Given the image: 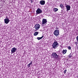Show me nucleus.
<instances>
[{
  "mask_svg": "<svg viewBox=\"0 0 78 78\" xmlns=\"http://www.w3.org/2000/svg\"><path fill=\"white\" fill-rule=\"evenodd\" d=\"M60 8H61L62 9V8H64V5H63V4H61L60 5Z\"/></svg>",
  "mask_w": 78,
  "mask_h": 78,
  "instance_id": "14",
  "label": "nucleus"
},
{
  "mask_svg": "<svg viewBox=\"0 0 78 78\" xmlns=\"http://www.w3.org/2000/svg\"><path fill=\"white\" fill-rule=\"evenodd\" d=\"M43 37H44V36H43L42 37H37V39H38V40H40V39H42V38H43Z\"/></svg>",
  "mask_w": 78,
  "mask_h": 78,
  "instance_id": "15",
  "label": "nucleus"
},
{
  "mask_svg": "<svg viewBox=\"0 0 78 78\" xmlns=\"http://www.w3.org/2000/svg\"><path fill=\"white\" fill-rule=\"evenodd\" d=\"M40 3L41 5H44L45 3V2L44 0H41L40 2Z\"/></svg>",
  "mask_w": 78,
  "mask_h": 78,
  "instance_id": "9",
  "label": "nucleus"
},
{
  "mask_svg": "<svg viewBox=\"0 0 78 78\" xmlns=\"http://www.w3.org/2000/svg\"><path fill=\"white\" fill-rule=\"evenodd\" d=\"M59 46V44L56 41H55L52 44V48L55 49V48H57V47Z\"/></svg>",
  "mask_w": 78,
  "mask_h": 78,
  "instance_id": "1",
  "label": "nucleus"
},
{
  "mask_svg": "<svg viewBox=\"0 0 78 78\" xmlns=\"http://www.w3.org/2000/svg\"><path fill=\"white\" fill-rule=\"evenodd\" d=\"M76 39L77 40V41H78V36H77L76 37Z\"/></svg>",
  "mask_w": 78,
  "mask_h": 78,
  "instance_id": "22",
  "label": "nucleus"
},
{
  "mask_svg": "<svg viewBox=\"0 0 78 78\" xmlns=\"http://www.w3.org/2000/svg\"><path fill=\"white\" fill-rule=\"evenodd\" d=\"M33 62V61H31L30 63L28 64V65H27V67H30V65H31L32 64Z\"/></svg>",
  "mask_w": 78,
  "mask_h": 78,
  "instance_id": "13",
  "label": "nucleus"
},
{
  "mask_svg": "<svg viewBox=\"0 0 78 78\" xmlns=\"http://www.w3.org/2000/svg\"><path fill=\"white\" fill-rule=\"evenodd\" d=\"M33 62V61H31L30 63L28 64V65H27V67H30V65H31L32 64Z\"/></svg>",
  "mask_w": 78,
  "mask_h": 78,
  "instance_id": "12",
  "label": "nucleus"
},
{
  "mask_svg": "<svg viewBox=\"0 0 78 78\" xmlns=\"http://www.w3.org/2000/svg\"><path fill=\"white\" fill-rule=\"evenodd\" d=\"M71 57H72V54H71V53H70L69 56V58H71Z\"/></svg>",
  "mask_w": 78,
  "mask_h": 78,
  "instance_id": "19",
  "label": "nucleus"
},
{
  "mask_svg": "<svg viewBox=\"0 0 78 78\" xmlns=\"http://www.w3.org/2000/svg\"><path fill=\"white\" fill-rule=\"evenodd\" d=\"M47 23V19H43L42 20V25H44V24H45V23Z\"/></svg>",
  "mask_w": 78,
  "mask_h": 78,
  "instance_id": "8",
  "label": "nucleus"
},
{
  "mask_svg": "<svg viewBox=\"0 0 78 78\" xmlns=\"http://www.w3.org/2000/svg\"><path fill=\"white\" fill-rule=\"evenodd\" d=\"M68 49H69V50H71V47L70 46H69L68 47Z\"/></svg>",
  "mask_w": 78,
  "mask_h": 78,
  "instance_id": "20",
  "label": "nucleus"
},
{
  "mask_svg": "<svg viewBox=\"0 0 78 78\" xmlns=\"http://www.w3.org/2000/svg\"><path fill=\"white\" fill-rule=\"evenodd\" d=\"M5 19H8V16H6Z\"/></svg>",
  "mask_w": 78,
  "mask_h": 78,
  "instance_id": "24",
  "label": "nucleus"
},
{
  "mask_svg": "<svg viewBox=\"0 0 78 78\" xmlns=\"http://www.w3.org/2000/svg\"><path fill=\"white\" fill-rule=\"evenodd\" d=\"M66 72H67V69H65L64 71V73H66Z\"/></svg>",
  "mask_w": 78,
  "mask_h": 78,
  "instance_id": "21",
  "label": "nucleus"
},
{
  "mask_svg": "<svg viewBox=\"0 0 78 78\" xmlns=\"http://www.w3.org/2000/svg\"><path fill=\"white\" fill-rule=\"evenodd\" d=\"M66 7V9L67 11H69L70 10V8L71 7L69 5H68L67 4H65Z\"/></svg>",
  "mask_w": 78,
  "mask_h": 78,
  "instance_id": "5",
  "label": "nucleus"
},
{
  "mask_svg": "<svg viewBox=\"0 0 78 78\" xmlns=\"http://www.w3.org/2000/svg\"><path fill=\"white\" fill-rule=\"evenodd\" d=\"M17 50V48L14 47L12 48L11 50V53H14L16 52V51Z\"/></svg>",
  "mask_w": 78,
  "mask_h": 78,
  "instance_id": "7",
  "label": "nucleus"
},
{
  "mask_svg": "<svg viewBox=\"0 0 78 78\" xmlns=\"http://www.w3.org/2000/svg\"><path fill=\"white\" fill-rule=\"evenodd\" d=\"M66 52H67V50H63L62 51V53H63V54H66Z\"/></svg>",
  "mask_w": 78,
  "mask_h": 78,
  "instance_id": "16",
  "label": "nucleus"
},
{
  "mask_svg": "<svg viewBox=\"0 0 78 78\" xmlns=\"http://www.w3.org/2000/svg\"><path fill=\"white\" fill-rule=\"evenodd\" d=\"M54 12H56L58 11V9L57 8H55L54 9Z\"/></svg>",
  "mask_w": 78,
  "mask_h": 78,
  "instance_id": "18",
  "label": "nucleus"
},
{
  "mask_svg": "<svg viewBox=\"0 0 78 78\" xmlns=\"http://www.w3.org/2000/svg\"><path fill=\"white\" fill-rule=\"evenodd\" d=\"M10 21V20H9L8 19H4L5 23L6 24H8V23H9Z\"/></svg>",
  "mask_w": 78,
  "mask_h": 78,
  "instance_id": "10",
  "label": "nucleus"
},
{
  "mask_svg": "<svg viewBox=\"0 0 78 78\" xmlns=\"http://www.w3.org/2000/svg\"><path fill=\"white\" fill-rule=\"evenodd\" d=\"M39 34L38 32H35L34 34V36H37V34Z\"/></svg>",
  "mask_w": 78,
  "mask_h": 78,
  "instance_id": "17",
  "label": "nucleus"
},
{
  "mask_svg": "<svg viewBox=\"0 0 78 78\" xmlns=\"http://www.w3.org/2000/svg\"><path fill=\"white\" fill-rule=\"evenodd\" d=\"M59 30H55L54 31V34L57 37L59 35Z\"/></svg>",
  "mask_w": 78,
  "mask_h": 78,
  "instance_id": "6",
  "label": "nucleus"
},
{
  "mask_svg": "<svg viewBox=\"0 0 78 78\" xmlns=\"http://www.w3.org/2000/svg\"><path fill=\"white\" fill-rule=\"evenodd\" d=\"M34 0H30V2L31 3H32L33 2Z\"/></svg>",
  "mask_w": 78,
  "mask_h": 78,
  "instance_id": "23",
  "label": "nucleus"
},
{
  "mask_svg": "<svg viewBox=\"0 0 78 78\" xmlns=\"http://www.w3.org/2000/svg\"><path fill=\"white\" fill-rule=\"evenodd\" d=\"M35 28L36 29H33V30L35 31H37L39 28H40V25L39 24H37L35 25L34 27V28Z\"/></svg>",
  "mask_w": 78,
  "mask_h": 78,
  "instance_id": "2",
  "label": "nucleus"
},
{
  "mask_svg": "<svg viewBox=\"0 0 78 78\" xmlns=\"http://www.w3.org/2000/svg\"><path fill=\"white\" fill-rule=\"evenodd\" d=\"M52 56H53V58L55 59H58L59 58V56L58 55H57L56 53H53L52 55Z\"/></svg>",
  "mask_w": 78,
  "mask_h": 78,
  "instance_id": "4",
  "label": "nucleus"
},
{
  "mask_svg": "<svg viewBox=\"0 0 78 78\" xmlns=\"http://www.w3.org/2000/svg\"><path fill=\"white\" fill-rule=\"evenodd\" d=\"M42 12V9H40V8H38L36 11V14H41Z\"/></svg>",
  "mask_w": 78,
  "mask_h": 78,
  "instance_id": "3",
  "label": "nucleus"
},
{
  "mask_svg": "<svg viewBox=\"0 0 78 78\" xmlns=\"http://www.w3.org/2000/svg\"><path fill=\"white\" fill-rule=\"evenodd\" d=\"M33 62V61H31L30 63L28 64V65H27V67H30V65H31L32 64Z\"/></svg>",
  "mask_w": 78,
  "mask_h": 78,
  "instance_id": "11",
  "label": "nucleus"
}]
</instances>
